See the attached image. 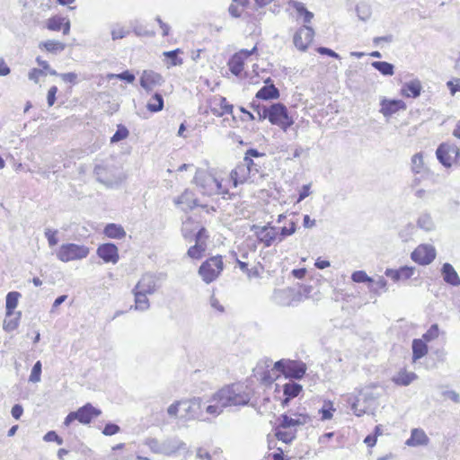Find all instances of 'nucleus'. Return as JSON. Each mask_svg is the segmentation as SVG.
<instances>
[{
	"label": "nucleus",
	"instance_id": "obj_54",
	"mask_svg": "<svg viewBox=\"0 0 460 460\" xmlns=\"http://www.w3.org/2000/svg\"><path fill=\"white\" fill-rule=\"evenodd\" d=\"M145 445L155 454H160L161 441L155 438H148L145 441Z\"/></svg>",
	"mask_w": 460,
	"mask_h": 460
},
{
	"label": "nucleus",
	"instance_id": "obj_2",
	"mask_svg": "<svg viewBox=\"0 0 460 460\" xmlns=\"http://www.w3.org/2000/svg\"><path fill=\"white\" fill-rule=\"evenodd\" d=\"M193 181L204 195L226 193L221 181L211 171L197 169Z\"/></svg>",
	"mask_w": 460,
	"mask_h": 460
},
{
	"label": "nucleus",
	"instance_id": "obj_61",
	"mask_svg": "<svg viewBox=\"0 0 460 460\" xmlns=\"http://www.w3.org/2000/svg\"><path fill=\"white\" fill-rule=\"evenodd\" d=\"M128 34V31L122 27L114 28L111 31V38L113 40L123 39Z\"/></svg>",
	"mask_w": 460,
	"mask_h": 460
},
{
	"label": "nucleus",
	"instance_id": "obj_63",
	"mask_svg": "<svg viewBox=\"0 0 460 460\" xmlns=\"http://www.w3.org/2000/svg\"><path fill=\"white\" fill-rule=\"evenodd\" d=\"M296 232V225L294 222H290L289 226H283L280 231L281 237L279 238V241L283 239V237L291 235Z\"/></svg>",
	"mask_w": 460,
	"mask_h": 460
},
{
	"label": "nucleus",
	"instance_id": "obj_38",
	"mask_svg": "<svg viewBox=\"0 0 460 460\" xmlns=\"http://www.w3.org/2000/svg\"><path fill=\"white\" fill-rule=\"evenodd\" d=\"M20 296H21V294L16 291L9 292L6 295V300H5L6 316H11L13 314V309L18 305V299Z\"/></svg>",
	"mask_w": 460,
	"mask_h": 460
},
{
	"label": "nucleus",
	"instance_id": "obj_3",
	"mask_svg": "<svg viewBox=\"0 0 460 460\" xmlns=\"http://www.w3.org/2000/svg\"><path fill=\"white\" fill-rule=\"evenodd\" d=\"M94 173L97 181L107 187L117 186L124 180L122 168L114 163L108 161L96 164L94 167Z\"/></svg>",
	"mask_w": 460,
	"mask_h": 460
},
{
	"label": "nucleus",
	"instance_id": "obj_39",
	"mask_svg": "<svg viewBox=\"0 0 460 460\" xmlns=\"http://www.w3.org/2000/svg\"><path fill=\"white\" fill-rule=\"evenodd\" d=\"M417 378V375L413 372H400L397 376L394 377V382L400 385H409L412 381Z\"/></svg>",
	"mask_w": 460,
	"mask_h": 460
},
{
	"label": "nucleus",
	"instance_id": "obj_62",
	"mask_svg": "<svg viewBox=\"0 0 460 460\" xmlns=\"http://www.w3.org/2000/svg\"><path fill=\"white\" fill-rule=\"evenodd\" d=\"M57 233H58V231H56V230L46 229L45 236L48 239L49 246H54L58 243V240L56 236Z\"/></svg>",
	"mask_w": 460,
	"mask_h": 460
},
{
	"label": "nucleus",
	"instance_id": "obj_26",
	"mask_svg": "<svg viewBox=\"0 0 460 460\" xmlns=\"http://www.w3.org/2000/svg\"><path fill=\"white\" fill-rule=\"evenodd\" d=\"M302 389V385L295 382H288L285 384L283 385L284 399L282 401V404L288 405L292 399L301 393Z\"/></svg>",
	"mask_w": 460,
	"mask_h": 460
},
{
	"label": "nucleus",
	"instance_id": "obj_14",
	"mask_svg": "<svg viewBox=\"0 0 460 460\" xmlns=\"http://www.w3.org/2000/svg\"><path fill=\"white\" fill-rule=\"evenodd\" d=\"M314 31L312 27L306 25L301 27L294 35L295 46L302 51L306 50L314 39Z\"/></svg>",
	"mask_w": 460,
	"mask_h": 460
},
{
	"label": "nucleus",
	"instance_id": "obj_27",
	"mask_svg": "<svg viewBox=\"0 0 460 460\" xmlns=\"http://www.w3.org/2000/svg\"><path fill=\"white\" fill-rule=\"evenodd\" d=\"M429 439L424 430L420 429H413L411 432V437L406 440V445L409 447H418L428 445Z\"/></svg>",
	"mask_w": 460,
	"mask_h": 460
},
{
	"label": "nucleus",
	"instance_id": "obj_33",
	"mask_svg": "<svg viewBox=\"0 0 460 460\" xmlns=\"http://www.w3.org/2000/svg\"><path fill=\"white\" fill-rule=\"evenodd\" d=\"M104 234L109 238L122 239L126 236L124 228L116 224H108L103 231Z\"/></svg>",
	"mask_w": 460,
	"mask_h": 460
},
{
	"label": "nucleus",
	"instance_id": "obj_40",
	"mask_svg": "<svg viewBox=\"0 0 460 460\" xmlns=\"http://www.w3.org/2000/svg\"><path fill=\"white\" fill-rule=\"evenodd\" d=\"M146 108L149 111L157 112L164 108V98L160 93H155L148 102Z\"/></svg>",
	"mask_w": 460,
	"mask_h": 460
},
{
	"label": "nucleus",
	"instance_id": "obj_16",
	"mask_svg": "<svg viewBox=\"0 0 460 460\" xmlns=\"http://www.w3.org/2000/svg\"><path fill=\"white\" fill-rule=\"evenodd\" d=\"M97 255L103 260L104 262H111L116 264L119 261V250L118 247L111 243L101 244L97 248Z\"/></svg>",
	"mask_w": 460,
	"mask_h": 460
},
{
	"label": "nucleus",
	"instance_id": "obj_28",
	"mask_svg": "<svg viewBox=\"0 0 460 460\" xmlns=\"http://www.w3.org/2000/svg\"><path fill=\"white\" fill-rule=\"evenodd\" d=\"M422 90L420 81L418 79L405 83L402 87V94L405 97L417 98Z\"/></svg>",
	"mask_w": 460,
	"mask_h": 460
},
{
	"label": "nucleus",
	"instance_id": "obj_50",
	"mask_svg": "<svg viewBox=\"0 0 460 460\" xmlns=\"http://www.w3.org/2000/svg\"><path fill=\"white\" fill-rule=\"evenodd\" d=\"M189 208L193 214L196 216L198 213H200L201 211H205L206 213H209L210 209L212 211H216V208L212 206L209 207L208 204L203 203H192L191 206H189Z\"/></svg>",
	"mask_w": 460,
	"mask_h": 460
},
{
	"label": "nucleus",
	"instance_id": "obj_12",
	"mask_svg": "<svg viewBox=\"0 0 460 460\" xmlns=\"http://www.w3.org/2000/svg\"><path fill=\"white\" fill-rule=\"evenodd\" d=\"M206 402L200 397H193L188 401H182L183 411L188 419H200Z\"/></svg>",
	"mask_w": 460,
	"mask_h": 460
},
{
	"label": "nucleus",
	"instance_id": "obj_6",
	"mask_svg": "<svg viewBox=\"0 0 460 460\" xmlns=\"http://www.w3.org/2000/svg\"><path fill=\"white\" fill-rule=\"evenodd\" d=\"M89 252V248L84 245L66 243L59 247L57 257L63 262H68L86 258Z\"/></svg>",
	"mask_w": 460,
	"mask_h": 460
},
{
	"label": "nucleus",
	"instance_id": "obj_49",
	"mask_svg": "<svg viewBox=\"0 0 460 460\" xmlns=\"http://www.w3.org/2000/svg\"><path fill=\"white\" fill-rule=\"evenodd\" d=\"M181 53L180 49L174 50L166 51L164 55L170 60V66H180L182 64V59L178 57V54Z\"/></svg>",
	"mask_w": 460,
	"mask_h": 460
},
{
	"label": "nucleus",
	"instance_id": "obj_29",
	"mask_svg": "<svg viewBox=\"0 0 460 460\" xmlns=\"http://www.w3.org/2000/svg\"><path fill=\"white\" fill-rule=\"evenodd\" d=\"M134 296H135V305L134 306H131L130 309L134 308L137 311H146L150 307V303L147 298L146 293L141 292L136 288H133L132 290Z\"/></svg>",
	"mask_w": 460,
	"mask_h": 460
},
{
	"label": "nucleus",
	"instance_id": "obj_56",
	"mask_svg": "<svg viewBox=\"0 0 460 460\" xmlns=\"http://www.w3.org/2000/svg\"><path fill=\"white\" fill-rule=\"evenodd\" d=\"M43 439L46 441V442H56L58 445H62L63 444V439L62 438H60L55 431L51 430V431H49L47 432L44 437H43Z\"/></svg>",
	"mask_w": 460,
	"mask_h": 460
},
{
	"label": "nucleus",
	"instance_id": "obj_1",
	"mask_svg": "<svg viewBox=\"0 0 460 460\" xmlns=\"http://www.w3.org/2000/svg\"><path fill=\"white\" fill-rule=\"evenodd\" d=\"M251 397L243 391L240 385H226L216 392L206 402V413L217 417L224 409L230 406H244L248 404Z\"/></svg>",
	"mask_w": 460,
	"mask_h": 460
},
{
	"label": "nucleus",
	"instance_id": "obj_57",
	"mask_svg": "<svg viewBox=\"0 0 460 460\" xmlns=\"http://www.w3.org/2000/svg\"><path fill=\"white\" fill-rule=\"evenodd\" d=\"M220 108L222 111L218 113V116H222L224 114H232L233 112V105L228 103L225 97H221L220 99Z\"/></svg>",
	"mask_w": 460,
	"mask_h": 460
},
{
	"label": "nucleus",
	"instance_id": "obj_37",
	"mask_svg": "<svg viewBox=\"0 0 460 460\" xmlns=\"http://www.w3.org/2000/svg\"><path fill=\"white\" fill-rule=\"evenodd\" d=\"M359 395L362 396L364 403L369 408L380 397V394L374 392L371 388L366 387L359 391Z\"/></svg>",
	"mask_w": 460,
	"mask_h": 460
},
{
	"label": "nucleus",
	"instance_id": "obj_19",
	"mask_svg": "<svg viewBox=\"0 0 460 460\" xmlns=\"http://www.w3.org/2000/svg\"><path fill=\"white\" fill-rule=\"evenodd\" d=\"M294 416L295 417H290L287 414L280 415L278 426L283 429H291L292 428L305 425L309 420V417L305 414H295Z\"/></svg>",
	"mask_w": 460,
	"mask_h": 460
},
{
	"label": "nucleus",
	"instance_id": "obj_4",
	"mask_svg": "<svg viewBox=\"0 0 460 460\" xmlns=\"http://www.w3.org/2000/svg\"><path fill=\"white\" fill-rule=\"evenodd\" d=\"M223 270V258L220 255H217L203 261L198 272L206 284H210L220 276Z\"/></svg>",
	"mask_w": 460,
	"mask_h": 460
},
{
	"label": "nucleus",
	"instance_id": "obj_46",
	"mask_svg": "<svg viewBox=\"0 0 460 460\" xmlns=\"http://www.w3.org/2000/svg\"><path fill=\"white\" fill-rule=\"evenodd\" d=\"M333 411H335V409L332 402L331 401L324 402L323 406L319 410V412L322 414V420H331Z\"/></svg>",
	"mask_w": 460,
	"mask_h": 460
},
{
	"label": "nucleus",
	"instance_id": "obj_30",
	"mask_svg": "<svg viewBox=\"0 0 460 460\" xmlns=\"http://www.w3.org/2000/svg\"><path fill=\"white\" fill-rule=\"evenodd\" d=\"M255 97L261 100H274L279 97V89L273 84L264 85L256 93Z\"/></svg>",
	"mask_w": 460,
	"mask_h": 460
},
{
	"label": "nucleus",
	"instance_id": "obj_42",
	"mask_svg": "<svg viewBox=\"0 0 460 460\" xmlns=\"http://www.w3.org/2000/svg\"><path fill=\"white\" fill-rule=\"evenodd\" d=\"M282 428H276V437L286 444L291 443L296 438V429L282 430Z\"/></svg>",
	"mask_w": 460,
	"mask_h": 460
},
{
	"label": "nucleus",
	"instance_id": "obj_18",
	"mask_svg": "<svg viewBox=\"0 0 460 460\" xmlns=\"http://www.w3.org/2000/svg\"><path fill=\"white\" fill-rule=\"evenodd\" d=\"M380 112L386 118L391 117L399 111H405L406 104L402 100H387L384 98L381 102Z\"/></svg>",
	"mask_w": 460,
	"mask_h": 460
},
{
	"label": "nucleus",
	"instance_id": "obj_47",
	"mask_svg": "<svg viewBox=\"0 0 460 460\" xmlns=\"http://www.w3.org/2000/svg\"><path fill=\"white\" fill-rule=\"evenodd\" d=\"M128 129L123 125H119L116 132L111 138V143H117L123 139H126L128 137Z\"/></svg>",
	"mask_w": 460,
	"mask_h": 460
},
{
	"label": "nucleus",
	"instance_id": "obj_15",
	"mask_svg": "<svg viewBox=\"0 0 460 460\" xmlns=\"http://www.w3.org/2000/svg\"><path fill=\"white\" fill-rule=\"evenodd\" d=\"M252 230L254 231L258 240L262 243L265 247H270L278 235L275 227L270 226H259L253 225Z\"/></svg>",
	"mask_w": 460,
	"mask_h": 460
},
{
	"label": "nucleus",
	"instance_id": "obj_21",
	"mask_svg": "<svg viewBox=\"0 0 460 460\" xmlns=\"http://www.w3.org/2000/svg\"><path fill=\"white\" fill-rule=\"evenodd\" d=\"M231 180L234 181V186L239 183L251 181H254L255 179L252 173L248 171L245 164L242 161L230 173Z\"/></svg>",
	"mask_w": 460,
	"mask_h": 460
},
{
	"label": "nucleus",
	"instance_id": "obj_9",
	"mask_svg": "<svg viewBox=\"0 0 460 460\" xmlns=\"http://www.w3.org/2000/svg\"><path fill=\"white\" fill-rule=\"evenodd\" d=\"M436 249L431 244H420L411 252V258L420 265H429L436 258Z\"/></svg>",
	"mask_w": 460,
	"mask_h": 460
},
{
	"label": "nucleus",
	"instance_id": "obj_45",
	"mask_svg": "<svg viewBox=\"0 0 460 460\" xmlns=\"http://www.w3.org/2000/svg\"><path fill=\"white\" fill-rule=\"evenodd\" d=\"M66 21L65 17L53 16L47 21V28L49 31H58L62 29V25Z\"/></svg>",
	"mask_w": 460,
	"mask_h": 460
},
{
	"label": "nucleus",
	"instance_id": "obj_43",
	"mask_svg": "<svg viewBox=\"0 0 460 460\" xmlns=\"http://www.w3.org/2000/svg\"><path fill=\"white\" fill-rule=\"evenodd\" d=\"M418 226L427 232L432 231L435 228V224L429 214H422L418 219Z\"/></svg>",
	"mask_w": 460,
	"mask_h": 460
},
{
	"label": "nucleus",
	"instance_id": "obj_24",
	"mask_svg": "<svg viewBox=\"0 0 460 460\" xmlns=\"http://www.w3.org/2000/svg\"><path fill=\"white\" fill-rule=\"evenodd\" d=\"M202 226H199V223L193 219L191 217H189L186 220L182 222L181 226V234L183 238L189 242L193 241L195 239V234Z\"/></svg>",
	"mask_w": 460,
	"mask_h": 460
},
{
	"label": "nucleus",
	"instance_id": "obj_23",
	"mask_svg": "<svg viewBox=\"0 0 460 460\" xmlns=\"http://www.w3.org/2000/svg\"><path fill=\"white\" fill-rule=\"evenodd\" d=\"M414 272V267L402 266L400 267L398 270L386 269L385 271V275L393 279L394 281L398 282L401 280L404 281L411 279Z\"/></svg>",
	"mask_w": 460,
	"mask_h": 460
},
{
	"label": "nucleus",
	"instance_id": "obj_10",
	"mask_svg": "<svg viewBox=\"0 0 460 460\" xmlns=\"http://www.w3.org/2000/svg\"><path fill=\"white\" fill-rule=\"evenodd\" d=\"M272 298L280 306H290L300 302L302 295L292 288H283L275 290Z\"/></svg>",
	"mask_w": 460,
	"mask_h": 460
},
{
	"label": "nucleus",
	"instance_id": "obj_48",
	"mask_svg": "<svg viewBox=\"0 0 460 460\" xmlns=\"http://www.w3.org/2000/svg\"><path fill=\"white\" fill-rule=\"evenodd\" d=\"M352 281L356 283H369L374 282V279L367 276L364 270H356L351 274Z\"/></svg>",
	"mask_w": 460,
	"mask_h": 460
},
{
	"label": "nucleus",
	"instance_id": "obj_32",
	"mask_svg": "<svg viewBox=\"0 0 460 460\" xmlns=\"http://www.w3.org/2000/svg\"><path fill=\"white\" fill-rule=\"evenodd\" d=\"M423 339H414L412 341V359L416 361L428 353V346Z\"/></svg>",
	"mask_w": 460,
	"mask_h": 460
},
{
	"label": "nucleus",
	"instance_id": "obj_64",
	"mask_svg": "<svg viewBox=\"0 0 460 460\" xmlns=\"http://www.w3.org/2000/svg\"><path fill=\"white\" fill-rule=\"evenodd\" d=\"M44 75L43 70L38 68H32L28 75L30 80L33 81L35 84H38L40 81V76Z\"/></svg>",
	"mask_w": 460,
	"mask_h": 460
},
{
	"label": "nucleus",
	"instance_id": "obj_44",
	"mask_svg": "<svg viewBox=\"0 0 460 460\" xmlns=\"http://www.w3.org/2000/svg\"><path fill=\"white\" fill-rule=\"evenodd\" d=\"M243 162L245 164L246 167L248 168V171L256 180L257 175H259L261 172L260 162H255L253 159H248V156H244Z\"/></svg>",
	"mask_w": 460,
	"mask_h": 460
},
{
	"label": "nucleus",
	"instance_id": "obj_20",
	"mask_svg": "<svg viewBox=\"0 0 460 460\" xmlns=\"http://www.w3.org/2000/svg\"><path fill=\"white\" fill-rule=\"evenodd\" d=\"M74 412L76 413V420L82 424H89L93 418L101 414V411L93 407L91 403H86Z\"/></svg>",
	"mask_w": 460,
	"mask_h": 460
},
{
	"label": "nucleus",
	"instance_id": "obj_34",
	"mask_svg": "<svg viewBox=\"0 0 460 460\" xmlns=\"http://www.w3.org/2000/svg\"><path fill=\"white\" fill-rule=\"evenodd\" d=\"M244 58L242 57V54H234L229 60L228 66L230 71L234 75H239L243 70L244 66Z\"/></svg>",
	"mask_w": 460,
	"mask_h": 460
},
{
	"label": "nucleus",
	"instance_id": "obj_35",
	"mask_svg": "<svg viewBox=\"0 0 460 460\" xmlns=\"http://www.w3.org/2000/svg\"><path fill=\"white\" fill-rule=\"evenodd\" d=\"M411 171L415 174L424 173L428 171L424 163L423 154L421 152L415 154L411 157Z\"/></svg>",
	"mask_w": 460,
	"mask_h": 460
},
{
	"label": "nucleus",
	"instance_id": "obj_55",
	"mask_svg": "<svg viewBox=\"0 0 460 460\" xmlns=\"http://www.w3.org/2000/svg\"><path fill=\"white\" fill-rule=\"evenodd\" d=\"M367 409L368 407L367 405H365L364 407H359V399L355 400L351 403V410L356 416L360 417L364 415L367 412Z\"/></svg>",
	"mask_w": 460,
	"mask_h": 460
},
{
	"label": "nucleus",
	"instance_id": "obj_59",
	"mask_svg": "<svg viewBox=\"0 0 460 460\" xmlns=\"http://www.w3.org/2000/svg\"><path fill=\"white\" fill-rule=\"evenodd\" d=\"M110 77H117V78H119L120 80H124L129 84L133 83L134 80H135V75L130 73L129 71H124L120 74H118V75H111Z\"/></svg>",
	"mask_w": 460,
	"mask_h": 460
},
{
	"label": "nucleus",
	"instance_id": "obj_5",
	"mask_svg": "<svg viewBox=\"0 0 460 460\" xmlns=\"http://www.w3.org/2000/svg\"><path fill=\"white\" fill-rule=\"evenodd\" d=\"M274 369L283 374L286 378L301 379L305 374L306 366L302 361L283 358L274 364Z\"/></svg>",
	"mask_w": 460,
	"mask_h": 460
},
{
	"label": "nucleus",
	"instance_id": "obj_22",
	"mask_svg": "<svg viewBox=\"0 0 460 460\" xmlns=\"http://www.w3.org/2000/svg\"><path fill=\"white\" fill-rule=\"evenodd\" d=\"M163 77L154 71H144L140 77V85L147 92L152 91L156 85H161Z\"/></svg>",
	"mask_w": 460,
	"mask_h": 460
},
{
	"label": "nucleus",
	"instance_id": "obj_51",
	"mask_svg": "<svg viewBox=\"0 0 460 460\" xmlns=\"http://www.w3.org/2000/svg\"><path fill=\"white\" fill-rule=\"evenodd\" d=\"M439 328L437 323L432 324L429 329L422 335V339L429 342L438 337Z\"/></svg>",
	"mask_w": 460,
	"mask_h": 460
},
{
	"label": "nucleus",
	"instance_id": "obj_17",
	"mask_svg": "<svg viewBox=\"0 0 460 460\" xmlns=\"http://www.w3.org/2000/svg\"><path fill=\"white\" fill-rule=\"evenodd\" d=\"M134 288L149 295L154 294L158 288L156 276L151 273L144 274Z\"/></svg>",
	"mask_w": 460,
	"mask_h": 460
},
{
	"label": "nucleus",
	"instance_id": "obj_11",
	"mask_svg": "<svg viewBox=\"0 0 460 460\" xmlns=\"http://www.w3.org/2000/svg\"><path fill=\"white\" fill-rule=\"evenodd\" d=\"M208 238V235L207 234V230L205 227H201L199 229V231L195 234V244L190 246L187 251V256L199 260L203 256V253L205 252L207 249V239Z\"/></svg>",
	"mask_w": 460,
	"mask_h": 460
},
{
	"label": "nucleus",
	"instance_id": "obj_36",
	"mask_svg": "<svg viewBox=\"0 0 460 460\" xmlns=\"http://www.w3.org/2000/svg\"><path fill=\"white\" fill-rule=\"evenodd\" d=\"M40 49H44L49 53L57 54L62 52L66 45L58 40H47L40 42L39 45Z\"/></svg>",
	"mask_w": 460,
	"mask_h": 460
},
{
	"label": "nucleus",
	"instance_id": "obj_52",
	"mask_svg": "<svg viewBox=\"0 0 460 460\" xmlns=\"http://www.w3.org/2000/svg\"><path fill=\"white\" fill-rule=\"evenodd\" d=\"M373 284L369 288L370 291L374 293H378V290L381 289L383 291H387V281L384 277H379L376 280H374V282H370Z\"/></svg>",
	"mask_w": 460,
	"mask_h": 460
},
{
	"label": "nucleus",
	"instance_id": "obj_31",
	"mask_svg": "<svg viewBox=\"0 0 460 460\" xmlns=\"http://www.w3.org/2000/svg\"><path fill=\"white\" fill-rule=\"evenodd\" d=\"M288 5L294 8L297 12L299 16L303 17L305 23L311 22L312 19L314 18V13L308 11L303 3L296 0H290L288 1Z\"/></svg>",
	"mask_w": 460,
	"mask_h": 460
},
{
	"label": "nucleus",
	"instance_id": "obj_60",
	"mask_svg": "<svg viewBox=\"0 0 460 460\" xmlns=\"http://www.w3.org/2000/svg\"><path fill=\"white\" fill-rule=\"evenodd\" d=\"M119 431V427L114 423H108L105 425L102 433L105 436H112L117 434Z\"/></svg>",
	"mask_w": 460,
	"mask_h": 460
},
{
	"label": "nucleus",
	"instance_id": "obj_58",
	"mask_svg": "<svg viewBox=\"0 0 460 460\" xmlns=\"http://www.w3.org/2000/svg\"><path fill=\"white\" fill-rule=\"evenodd\" d=\"M447 86L450 90V93L455 95L457 92H460V78H454L448 81Z\"/></svg>",
	"mask_w": 460,
	"mask_h": 460
},
{
	"label": "nucleus",
	"instance_id": "obj_13",
	"mask_svg": "<svg viewBox=\"0 0 460 460\" xmlns=\"http://www.w3.org/2000/svg\"><path fill=\"white\" fill-rule=\"evenodd\" d=\"M185 448V442H183L177 437H170L161 441L160 455L171 456Z\"/></svg>",
	"mask_w": 460,
	"mask_h": 460
},
{
	"label": "nucleus",
	"instance_id": "obj_7",
	"mask_svg": "<svg viewBox=\"0 0 460 460\" xmlns=\"http://www.w3.org/2000/svg\"><path fill=\"white\" fill-rule=\"evenodd\" d=\"M268 119L272 125L280 127L286 131L293 123V119L288 116L287 107L280 103H273L268 108Z\"/></svg>",
	"mask_w": 460,
	"mask_h": 460
},
{
	"label": "nucleus",
	"instance_id": "obj_53",
	"mask_svg": "<svg viewBox=\"0 0 460 460\" xmlns=\"http://www.w3.org/2000/svg\"><path fill=\"white\" fill-rule=\"evenodd\" d=\"M42 365L40 360H38L34 366L32 367L29 380L32 383H38L40 381Z\"/></svg>",
	"mask_w": 460,
	"mask_h": 460
},
{
	"label": "nucleus",
	"instance_id": "obj_8",
	"mask_svg": "<svg viewBox=\"0 0 460 460\" xmlns=\"http://www.w3.org/2000/svg\"><path fill=\"white\" fill-rule=\"evenodd\" d=\"M436 155L445 167H450L453 162L460 155V151L455 145L443 143L437 148Z\"/></svg>",
	"mask_w": 460,
	"mask_h": 460
},
{
	"label": "nucleus",
	"instance_id": "obj_41",
	"mask_svg": "<svg viewBox=\"0 0 460 460\" xmlns=\"http://www.w3.org/2000/svg\"><path fill=\"white\" fill-rule=\"evenodd\" d=\"M371 65L383 75H393L394 74V66L391 63L385 61H374Z\"/></svg>",
	"mask_w": 460,
	"mask_h": 460
},
{
	"label": "nucleus",
	"instance_id": "obj_25",
	"mask_svg": "<svg viewBox=\"0 0 460 460\" xmlns=\"http://www.w3.org/2000/svg\"><path fill=\"white\" fill-rule=\"evenodd\" d=\"M441 275L443 278V280L453 287H459L460 286V278L454 269V267L448 263L446 262L442 265L441 268Z\"/></svg>",
	"mask_w": 460,
	"mask_h": 460
}]
</instances>
